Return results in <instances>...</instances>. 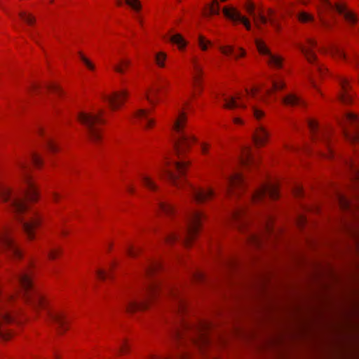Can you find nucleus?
I'll return each mask as SVG.
<instances>
[{"mask_svg":"<svg viewBox=\"0 0 359 359\" xmlns=\"http://www.w3.org/2000/svg\"><path fill=\"white\" fill-rule=\"evenodd\" d=\"M170 139L178 160L173 162L165 159L154 172H142L140 175L144 187L151 191H157L158 185L155 177L165 178L172 186L178 189H185L189 196V213L186 222L184 243L191 247L199 235L201 225V205L202 192L185 178L189 161L184 157L196 143V138L187 129V116L184 111H178L170 121Z\"/></svg>","mask_w":359,"mask_h":359,"instance_id":"nucleus-1","label":"nucleus"},{"mask_svg":"<svg viewBox=\"0 0 359 359\" xmlns=\"http://www.w3.org/2000/svg\"><path fill=\"white\" fill-rule=\"evenodd\" d=\"M0 201L6 205L21 223L27 239L30 241L35 240L36 229L42 224L43 215L39 211H34L27 219L22 218V215L27 210L28 205L20 191L15 187L11 175L6 172H0Z\"/></svg>","mask_w":359,"mask_h":359,"instance_id":"nucleus-2","label":"nucleus"},{"mask_svg":"<svg viewBox=\"0 0 359 359\" xmlns=\"http://www.w3.org/2000/svg\"><path fill=\"white\" fill-rule=\"evenodd\" d=\"M161 292L171 299H179L180 292L177 288L174 286H168L163 290L161 283L154 280L148 285L144 296L133 295L126 297L123 301V306L129 313L146 311L149 308L151 304L157 299Z\"/></svg>","mask_w":359,"mask_h":359,"instance_id":"nucleus-3","label":"nucleus"},{"mask_svg":"<svg viewBox=\"0 0 359 359\" xmlns=\"http://www.w3.org/2000/svg\"><path fill=\"white\" fill-rule=\"evenodd\" d=\"M33 272L32 266L16 276V279L23 290L22 299L26 304L35 312L46 309L49 304L48 297L40 292H32Z\"/></svg>","mask_w":359,"mask_h":359,"instance_id":"nucleus-4","label":"nucleus"},{"mask_svg":"<svg viewBox=\"0 0 359 359\" xmlns=\"http://www.w3.org/2000/svg\"><path fill=\"white\" fill-rule=\"evenodd\" d=\"M104 110L98 109L94 111H82L78 113L77 119L86 128L88 140L95 144H98L102 140V129L100 125L105 123Z\"/></svg>","mask_w":359,"mask_h":359,"instance_id":"nucleus-5","label":"nucleus"},{"mask_svg":"<svg viewBox=\"0 0 359 359\" xmlns=\"http://www.w3.org/2000/svg\"><path fill=\"white\" fill-rule=\"evenodd\" d=\"M15 167L27 199L32 203L37 202L39 198V192L27 163L22 159H18L15 163Z\"/></svg>","mask_w":359,"mask_h":359,"instance_id":"nucleus-6","label":"nucleus"},{"mask_svg":"<svg viewBox=\"0 0 359 359\" xmlns=\"http://www.w3.org/2000/svg\"><path fill=\"white\" fill-rule=\"evenodd\" d=\"M13 229L9 226H4L0 229V248L13 259H21L23 254L13 236Z\"/></svg>","mask_w":359,"mask_h":359,"instance_id":"nucleus-7","label":"nucleus"},{"mask_svg":"<svg viewBox=\"0 0 359 359\" xmlns=\"http://www.w3.org/2000/svg\"><path fill=\"white\" fill-rule=\"evenodd\" d=\"M259 92L257 88L252 89H245V93H237L234 96L223 97V107L226 109H233L236 108L245 109L247 107L246 102L250 97H253Z\"/></svg>","mask_w":359,"mask_h":359,"instance_id":"nucleus-8","label":"nucleus"},{"mask_svg":"<svg viewBox=\"0 0 359 359\" xmlns=\"http://www.w3.org/2000/svg\"><path fill=\"white\" fill-rule=\"evenodd\" d=\"M279 196L278 187L276 184L267 183L262 184L259 189L253 192L249 200L251 203H259L264 201L268 198L275 200Z\"/></svg>","mask_w":359,"mask_h":359,"instance_id":"nucleus-9","label":"nucleus"},{"mask_svg":"<svg viewBox=\"0 0 359 359\" xmlns=\"http://www.w3.org/2000/svg\"><path fill=\"white\" fill-rule=\"evenodd\" d=\"M227 184L226 192L229 197L237 198L245 188V182L243 175L239 172H234L226 178Z\"/></svg>","mask_w":359,"mask_h":359,"instance_id":"nucleus-10","label":"nucleus"},{"mask_svg":"<svg viewBox=\"0 0 359 359\" xmlns=\"http://www.w3.org/2000/svg\"><path fill=\"white\" fill-rule=\"evenodd\" d=\"M316 46L317 42L316 40L309 39H307L306 46L299 44L297 47L304 55L307 61L310 64H312L315 66L316 72H318L320 75H323L327 71V69L317 61V56L313 50V48H315Z\"/></svg>","mask_w":359,"mask_h":359,"instance_id":"nucleus-11","label":"nucleus"},{"mask_svg":"<svg viewBox=\"0 0 359 359\" xmlns=\"http://www.w3.org/2000/svg\"><path fill=\"white\" fill-rule=\"evenodd\" d=\"M128 97V90H121L113 91L109 94H104L102 95V99L109 104L111 110L117 111L124 105Z\"/></svg>","mask_w":359,"mask_h":359,"instance_id":"nucleus-12","label":"nucleus"},{"mask_svg":"<svg viewBox=\"0 0 359 359\" xmlns=\"http://www.w3.org/2000/svg\"><path fill=\"white\" fill-rule=\"evenodd\" d=\"M151 111L148 109L140 108L133 114L135 123L139 124L144 130L152 129L156 124L155 119L150 116Z\"/></svg>","mask_w":359,"mask_h":359,"instance_id":"nucleus-13","label":"nucleus"},{"mask_svg":"<svg viewBox=\"0 0 359 359\" xmlns=\"http://www.w3.org/2000/svg\"><path fill=\"white\" fill-rule=\"evenodd\" d=\"M255 44L259 53L267 57L269 65L278 69L282 67L283 59L281 56L273 54L262 40L256 39Z\"/></svg>","mask_w":359,"mask_h":359,"instance_id":"nucleus-14","label":"nucleus"},{"mask_svg":"<svg viewBox=\"0 0 359 359\" xmlns=\"http://www.w3.org/2000/svg\"><path fill=\"white\" fill-rule=\"evenodd\" d=\"M48 317L60 334H64L69 330V319L64 312L60 311H48Z\"/></svg>","mask_w":359,"mask_h":359,"instance_id":"nucleus-15","label":"nucleus"},{"mask_svg":"<svg viewBox=\"0 0 359 359\" xmlns=\"http://www.w3.org/2000/svg\"><path fill=\"white\" fill-rule=\"evenodd\" d=\"M187 335L189 337L193 344L198 348H201V323L198 322H190L187 325Z\"/></svg>","mask_w":359,"mask_h":359,"instance_id":"nucleus-16","label":"nucleus"},{"mask_svg":"<svg viewBox=\"0 0 359 359\" xmlns=\"http://www.w3.org/2000/svg\"><path fill=\"white\" fill-rule=\"evenodd\" d=\"M245 8L248 14L252 17L256 27L262 30V25H264L269 22V18L264 15L261 11L256 12L255 6L251 1H248L245 4Z\"/></svg>","mask_w":359,"mask_h":359,"instance_id":"nucleus-17","label":"nucleus"},{"mask_svg":"<svg viewBox=\"0 0 359 359\" xmlns=\"http://www.w3.org/2000/svg\"><path fill=\"white\" fill-rule=\"evenodd\" d=\"M308 126L313 140L323 142L328 147L329 131L320 130L318 123L313 119L308 120Z\"/></svg>","mask_w":359,"mask_h":359,"instance_id":"nucleus-18","label":"nucleus"},{"mask_svg":"<svg viewBox=\"0 0 359 359\" xmlns=\"http://www.w3.org/2000/svg\"><path fill=\"white\" fill-rule=\"evenodd\" d=\"M246 204L240 205L234 207L230 212V217L239 229H241L247 222L245 219L246 213Z\"/></svg>","mask_w":359,"mask_h":359,"instance_id":"nucleus-19","label":"nucleus"},{"mask_svg":"<svg viewBox=\"0 0 359 359\" xmlns=\"http://www.w3.org/2000/svg\"><path fill=\"white\" fill-rule=\"evenodd\" d=\"M223 13L226 18L234 22H242L247 30H251V23L250 20L246 17L243 16L236 8L224 7L223 8Z\"/></svg>","mask_w":359,"mask_h":359,"instance_id":"nucleus-20","label":"nucleus"},{"mask_svg":"<svg viewBox=\"0 0 359 359\" xmlns=\"http://www.w3.org/2000/svg\"><path fill=\"white\" fill-rule=\"evenodd\" d=\"M163 89L160 86H154L145 92V98L153 107H156L162 100L161 93Z\"/></svg>","mask_w":359,"mask_h":359,"instance_id":"nucleus-21","label":"nucleus"},{"mask_svg":"<svg viewBox=\"0 0 359 359\" xmlns=\"http://www.w3.org/2000/svg\"><path fill=\"white\" fill-rule=\"evenodd\" d=\"M339 82L341 86V92L339 95V99L344 104H349L351 102L353 96L349 93L348 80L344 77L339 78Z\"/></svg>","mask_w":359,"mask_h":359,"instance_id":"nucleus-22","label":"nucleus"},{"mask_svg":"<svg viewBox=\"0 0 359 359\" xmlns=\"http://www.w3.org/2000/svg\"><path fill=\"white\" fill-rule=\"evenodd\" d=\"M335 9L350 25H355L357 22V16L352 11H349L346 5L337 4L335 5Z\"/></svg>","mask_w":359,"mask_h":359,"instance_id":"nucleus-23","label":"nucleus"},{"mask_svg":"<svg viewBox=\"0 0 359 359\" xmlns=\"http://www.w3.org/2000/svg\"><path fill=\"white\" fill-rule=\"evenodd\" d=\"M37 133L41 137L44 139L46 147L50 153L56 154L59 151L60 149L57 144L51 137H46L43 128H39Z\"/></svg>","mask_w":359,"mask_h":359,"instance_id":"nucleus-24","label":"nucleus"},{"mask_svg":"<svg viewBox=\"0 0 359 359\" xmlns=\"http://www.w3.org/2000/svg\"><path fill=\"white\" fill-rule=\"evenodd\" d=\"M268 137V132L262 126H259L253 136L255 144L257 147L264 145L266 142Z\"/></svg>","mask_w":359,"mask_h":359,"instance_id":"nucleus-25","label":"nucleus"},{"mask_svg":"<svg viewBox=\"0 0 359 359\" xmlns=\"http://www.w3.org/2000/svg\"><path fill=\"white\" fill-rule=\"evenodd\" d=\"M18 17L22 22L29 26H34L36 22L35 15L27 10H21L18 13Z\"/></svg>","mask_w":359,"mask_h":359,"instance_id":"nucleus-26","label":"nucleus"},{"mask_svg":"<svg viewBox=\"0 0 359 359\" xmlns=\"http://www.w3.org/2000/svg\"><path fill=\"white\" fill-rule=\"evenodd\" d=\"M158 207L162 212L170 218L174 217L176 214L175 207L168 202L160 201L158 203Z\"/></svg>","mask_w":359,"mask_h":359,"instance_id":"nucleus-27","label":"nucleus"},{"mask_svg":"<svg viewBox=\"0 0 359 359\" xmlns=\"http://www.w3.org/2000/svg\"><path fill=\"white\" fill-rule=\"evenodd\" d=\"M170 41L177 46L180 51H184L187 47V42L180 34H175L170 36Z\"/></svg>","mask_w":359,"mask_h":359,"instance_id":"nucleus-28","label":"nucleus"},{"mask_svg":"<svg viewBox=\"0 0 359 359\" xmlns=\"http://www.w3.org/2000/svg\"><path fill=\"white\" fill-rule=\"evenodd\" d=\"M168 60V54L165 51H158L155 53L154 60L155 65L161 69L165 68Z\"/></svg>","mask_w":359,"mask_h":359,"instance_id":"nucleus-29","label":"nucleus"},{"mask_svg":"<svg viewBox=\"0 0 359 359\" xmlns=\"http://www.w3.org/2000/svg\"><path fill=\"white\" fill-rule=\"evenodd\" d=\"M240 163L243 165H248L251 163H255V159L252 157L250 148L245 147L243 149L240 157Z\"/></svg>","mask_w":359,"mask_h":359,"instance_id":"nucleus-30","label":"nucleus"},{"mask_svg":"<svg viewBox=\"0 0 359 359\" xmlns=\"http://www.w3.org/2000/svg\"><path fill=\"white\" fill-rule=\"evenodd\" d=\"M130 64L131 61L129 59H121L116 64L113 65V69L116 72L123 74Z\"/></svg>","mask_w":359,"mask_h":359,"instance_id":"nucleus-31","label":"nucleus"},{"mask_svg":"<svg viewBox=\"0 0 359 359\" xmlns=\"http://www.w3.org/2000/svg\"><path fill=\"white\" fill-rule=\"evenodd\" d=\"M45 88L50 93L56 95L58 97H62L64 94V91L61 86L56 82L50 81L45 84Z\"/></svg>","mask_w":359,"mask_h":359,"instance_id":"nucleus-32","label":"nucleus"},{"mask_svg":"<svg viewBox=\"0 0 359 359\" xmlns=\"http://www.w3.org/2000/svg\"><path fill=\"white\" fill-rule=\"evenodd\" d=\"M219 6L218 0H212L208 5H203V16L208 14H219Z\"/></svg>","mask_w":359,"mask_h":359,"instance_id":"nucleus-33","label":"nucleus"},{"mask_svg":"<svg viewBox=\"0 0 359 359\" xmlns=\"http://www.w3.org/2000/svg\"><path fill=\"white\" fill-rule=\"evenodd\" d=\"M194 81L196 86H200V66L196 58L191 59Z\"/></svg>","mask_w":359,"mask_h":359,"instance_id":"nucleus-34","label":"nucleus"},{"mask_svg":"<svg viewBox=\"0 0 359 359\" xmlns=\"http://www.w3.org/2000/svg\"><path fill=\"white\" fill-rule=\"evenodd\" d=\"M282 102L290 106H297L302 104V100L294 94H289L282 99Z\"/></svg>","mask_w":359,"mask_h":359,"instance_id":"nucleus-35","label":"nucleus"},{"mask_svg":"<svg viewBox=\"0 0 359 359\" xmlns=\"http://www.w3.org/2000/svg\"><path fill=\"white\" fill-rule=\"evenodd\" d=\"M161 264L158 260L151 261L145 268V273L148 276H152L155 272L160 270Z\"/></svg>","mask_w":359,"mask_h":359,"instance_id":"nucleus-36","label":"nucleus"},{"mask_svg":"<svg viewBox=\"0 0 359 359\" xmlns=\"http://www.w3.org/2000/svg\"><path fill=\"white\" fill-rule=\"evenodd\" d=\"M221 51L226 55H233L236 58L243 57L245 55V52L242 49H239L238 53H236L232 46H226L221 48Z\"/></svg>","mask_w":359,"mask_h":359,"instance_id":"nucleus-37","label":"nucleus"},{"mask_svg":"<svg viewBox=\"0 0 359 359\" xmlns=\"http://www.w3.org/2000/svg\"><path fill=\"white\" fill-rule=\"evenodd\" d=\"M330 54L334 57H339L345 60H348L344 50L337 46H332L330 50Z\"/></svg>","mask_w":359,"mask_h":359,"instance_id":"nucleus-38","label":"nucleus"},{"mask_svg":"<svg viewBox=\"0 0 359 359\" xmlns=\"http://www.w3.org/2000/svg\"><path fill=\"white\" fill-rule=\"evenodd\" d=\"M78 56L80 60L83 62V64L89 71H95L96 67L95 64L89 58H88L82 51L78 52Z\"/></svg>","mask_w":359,"mask_h":359,"instance_id":"nucleus-39","label":"nucleus"},{"mask_svg":"<svg viewBox=\"0 0 359 359\" xmlns=\"http://www.w3.org/2000/svg\"><path fill=\"white\" fill-rule=\"evenodd\" d=\"M267 13L269 15V22L271 25V26L276 30L279 31L280 29V25L278 23L277 18L276 17L275 11L269 8L267 11Z\"/></svg>","mask_w":359,"mask_h":359,"instance_id":"nucleus-40","label":"nucleus"},{"mask_svg":"<svg viewBox=\"0 0 359 359\" xmlns=\"http://www.w3.org/2000/svg\"><path fill=\"white\" fill-rule=\"evenodd\" d=\"M272 89H267L266 94L270 95L273 90H280L285 87V83L283 81L272 80Z\"/></svg>","mask_w":359,"mask_h":359,"instance_id":"nucleus-41","label":"nucleus"},{"mask_svg":"<svg viewBox=\"0 0 359 359\" xmlns=\"http://www.w3.org/2000/svg\"><path fill=\"white\" fill-rule=\"evenodd\" d=\"M125 3L135 13H140L142 8V6L140 0H125Z\"/></svg>","mask_w":359,"mask_h":359,"instance_id":"nucleus-42","label":"nucleus"},{"mask_svg":"<svg viewBox=\"0 0 359 359\" xmlns=\"http://www.w3.org/2000/svg\"><path fill=\"white\" fill-rule=\"evenodd\" d=\"M31 161L36 168H41L43 165V160L40 154L32 152L30 155Z\"/></svg>","mask_w":359,"mask_h":359,"instance_id":"nucleus-43","label":"nucleus"},{"mask_svg":"<svg viewBox=\"0 0 359 359\" xmlns=\"http://www.w3.org/2000/svg\"><path fill=\"white\" fill-rule=\"evenodd\" d=\"M337 200L340 208L343 210H348L351 207V202L341 194L337 195Z\"/></svg>","mask_w":359,"mask_h":359,"instance_id":"nucleus-44","label":"nucleus"},{"mask_svg":"<svg viewBox=\"0 0 359 359\" xmlns=\"http://www.w3.org/2000/svg\"><path fill=\"white\" fill-rule=\"evenodd\" d=\"M345 136L351 142L359 143V128H355L352 133L346 132Z\"/></svg>","mask_w":359,"mask_h":359,"instance_id":"nucleus-45","label":"nucleus"},{"mask_svg":"<svg viewBox=\"0 0 359 359\" xmlns=\"http://www.w3.org/2000/svg\"><path fill=\"white\" fill-rule=\"evenodd\" d=\"M179 235L175 232H170L164 238L165 243L168 245H172L178 239Z\"/></svg>","mask_w":359,"mask_h":359,"instance_id":"nucleus-46","label":"nucleus"},{"mask_svg":"<svg viewBox=\"0 0 359 359\" xmlns=\"http://www.w3.org/2000/svg\"><path fill=\"white\" fill-rule=\"evenodd\" d=\"M41 88V85L38 82H32L27 87V91L29 93L32 95H36L40 93V89Z\"/></svg>","mask_w":359,"mask_h":359,"instance_id":"nucleus-47","label":"nucleus"},{"mask_svg":"<svg viewBox=\"0 0 359 359\" xmlns=\"http://www.w3.org/2000/svg\"><path fill=\"white\" fill-rule=\"evenodd\" d=\"M140 251V250L139 248L132 245H128L126 249V255L132 258L136 257L139 255Z\"/></svg>","mask_w":359,"mask_h":359,"instance_id":"nucleus-48","label":"nucleus"},{"mask_svg":"<svg viewBox=\"0 0 359 359\" xmlns=\"http://www.w3.org/2000/svg\"><path fill=\"white\" fill-rule=\"evenodd\" d=\"M61 254V250L60 248H51L48 252V257L54 260L57 259Z\"/></svg>","mask_w":359,"mask_h":359,"instance_id":"nucleus-49","label":"nucleus"},{"mask_svg":"<svg viewBox=\"0 0 359 359\" xmlns=\"http://www.w3.org/2000/svg\"><path fill=\"white\" fill-rule=\"evenodd\" d=\"M298 19L302 22H308L313 21V17L307 13L301 12L298 15Z\"/></svg>","mask_w":359,"mask_h":359,"instance_id":"nucleus-50","label":"nucleus"},{"mask_svg":"<svg viewBox=\"0 0 359 359\" xmlns=\"http://www.w3.org/2000/svg\"><path fill=\"white\" fill-rule=\"evenodd\" d=\"M247 239L249 242L256 246H259L261 244V240L259 237L254 233L248 234Z\"/></svg>","mask_w":359,"mask_h":359,"instance_id":"nucleus-51","label":"nucleus"},{"mask_svg":"<svg viewBox=\"0 0 359 359\" xmlns=\"http://www.w3.org/2000/svg\"><path fill=\"white\" fill-rule=\"evenodd\" d=\"M96 277L101 280H104L107 278V272L104 269L97 268L95 270Z\"/></svg>","mask_w":359,"mask_h":359,"instance_id":"nucleus-52","label":"nucleus"},{"mask_svg":"<svg viewBox=\"0 0 359 359\" xmlns=\"http://www.w3.org/2000/svg\"><path fill=\"white\" fill-rule=\"evenodd\" d=\"M252 110L253 116L257 120H259L264 116V112L262 110L255 107V106L252 107Z\"/></svg>","mask_w":359,"mask_h":359,"instance_id":"nucleus-53","label":"nucleus"},{"mask_svg":"<svg viewBox=\"0 0 359 359\" xmlns=\"http://www.w3.org/2000/svg\"><path fill=\"white\" fill-rule=\"evenodd\" d=\"M147 359H172V357L158 353H151L147 356Z\"/></svg>","mask_w":359,"mask_h":359,"instance_id":"nucleus-54","label":"nucleus"},{"mask_svg":"<svg viewBox=\"0 0 359 359\" xmlns=\"http://www.w3.org/2000/svg\"><path fill=\"white\" fill-rule=\"evenodd\" d=\"M129 346L127 342H123L119 348V352L121 354H127L129 352Z\"/></svg>","mask_w":359,"mask_h":359,"instance_id":"nucleus-55","label":"nucleus"},{"mask_svg":"<svg viewBox=\"0 0 359 359\" xmlns=\"http://www.w3.org/2000/svg\"><path fill=\"white\" fill-rule=\"evenodd\" d=\"M346 118L351 123H355L359 121V117L357 115L352 113H348L346 115Z\"/></svg>","mask_w":359,"mask_h":359,"instance_id":"nucleus-56","label":"nucleus"},{"mask_svg":"<svg viewBox=\"0 0 359 359\" xmlns=\"http://www.w3.org/2000/svg\"><path fill=\"white\" fill-rule=\"evenodd\" d=\"M61 195L56 192V191H53L52 192L51 194V198H52V201L55 203H58L61 199Z\"/></svg>","mask_w":359,"mask_h":359,"instance_id":"nucleus-57","label":"nucleus"},{"mask_svg":"<svg viewBox=\"0 0 359 359\" xmlns=\"http://www.w3.org/2000/svg\"><path fill=\"white\" fill-rule=\"evenodd\" d=\"M348 167L353 170L355 176L359 177V168L353 162L350 161L348 163Z\"/></svg>","mask_w":359,"mask_h":359,"instance_id":"nucleus-58","label":"nucleus"},{"mask_svg":"<svg viewBox=\"0 0 359 359\" xmlns=\"http://www.w3.org/2000/svg\"><path fill=\"white\" fill-rule=\"evenodd\" d=\"M352 62L354 63L355 67L359 69V55L355 52L353 53Z\"/></svg>","mask_w":359,"mask_h":359,"instance_id":"nucleus-59","label":"nucleus"},{"mask_svg":"<svg viewBox=\"0 0 359 359\" xmlns=\"http://www.w3.org/2000/svg\"><path fill=\"white\" fill-rule=\"evenodd\" d=\"M203 201L206 198H210L213 196V191L210 189H205L203 188Z\"/></svg>","mask_w":359,"mask_h":359,"instance_id":"nucleus-60","label":"nucleus"},{"mask_svg":"<svg viewBox=\"0 0 359 359\" xmlns=\"http://www.w3.org/2000/svg\"><path fill=\"white\" fill-rule=\"evenodd\" d=\"M171 339L175 342V341H177L181 337V333L180 331H175L171 334Z\"/></svg>","mask_w":359,"mask_h":359,"instance_id":"nucleus-61","label":"nucleus"},{"mask_svg":"<svg viewBox=\"0 0 359 359\" xmlns=\"http://www.w3.org/2000/svg\"><path fill=\"white\" fill-rule=\"evenodd\" d=\"M294 192L297 196H300L302 194V189L300 187H297Z\"/></svg>","mask_w":359,"mask_h":359,"instance_id":"nucleus-62","label":"nucleus"},{"mask_svg":"<svg viewBox=\"0 0 359 359\" xmlns=\"http://www.w3.org/2000/svg\"><path fill=\"white\" fill-rule=\"evenodd\" d=\"M233 121L235 124H243V120H241L240 118H237V117L234 118L233 119Z\"/></svg>","mask_w":359,"mask_h":359,"instance_id":"nucleus-63","label":"nucleus"},{"mask_svg":"<svg viewBox=\"0 0 359 359\" xmlns=\"http://www.w3.org/2000/svg\"><path fill=\"white\" fill-rule=\"evenodd\" d=\"M209 42L205 40V39L203 37V50H205L207 48H208V45L207 43H208Z\"/></svg>","mask_w":359,"mask_h":359,"instance_id":"nucleus-64","label":"nucleus"}]
</instances>
